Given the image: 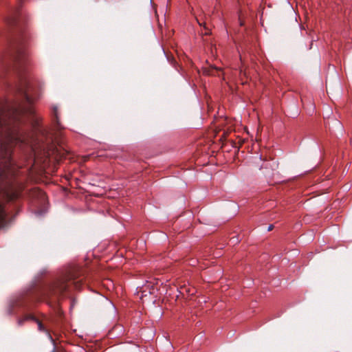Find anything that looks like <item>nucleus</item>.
<instances>
[{
	"mask_svg": "<svg viewBox=\"0 0 352 352\" xmlns=\"http://www.w3.org/2000/svg\"><path fill=\"white\" fill-rule=\"evenodd\" d=\"M73 278V276L70 274L60 277L42 291L41 300L47 301L53 298L57 299L67 290V282Z\"/></svg>",
	"mask_w": 352,
	"mask_h": 352,
	"instance_id": "1",
	"label": "nucleus"
},
{
	"mask_svg": "<svg viewBox=\"0 0 352 352\" xmlns=\"http://www.w3.org/2000/svg\"><path fill=\"white\" fill-rule=\"evenodd\" d=\"M29 318H31L32 320H34L38 324V329L40 331H44V332H46L50 340L52 341V344L54 345V340H53L52 337L51 336V335L49 333V332L45 329V328L44 327V326L43 325V324L39 321L37 319L34 318V317H27V318H25L23 319H21V320H19L18 321V323L19 325H22L23 322Z\"/></svg>",
	"mask_w": 352,
	"mask_h": 352,
	"instance_id": "2",
	"label": "nucleus"
},
{
	"mask_svg": "<svg viewBox=\"0 0 352 352\" xmlns=\"http://www.w3.org/2000/svg\"><path fill=\"white\" fill-rule=\"evenodd\" d=\"M6 213L3 206L0 203V228H1L6 222Z\"/></svg>",
	"mask_w": 352,
	"mask_h": 352,
	"instance_id": "3",
	"label": "nucleus"
},
{
	"mask_svg": "<svg viewBox=\"0 0 352 352\" xmlns=\"http://www.w3.org/2000/svg\"><path fill=\"white\" fill-rule=\"evenodd\" d=\"M17 197H18V194L16 192H12L11 195H8V199L10 200H13Z\"/></svg>",
	"mask_w": 352,
	"mask_h": 352,
	"instance_id": "4",
	"label": "nucleus"
},
{
	"mask_svg": "<svg viewBox=\"0 0 352 352\" xmlns=\"http://www.w3.org/2000/svg\"><path fill=\"white\" fill-rule=\"evenodd\" d=\"M230 242H231L233 245H234V244H236V243H237L239 242V240H238V239H237V238H236V239H235V237H232V238L230 239Z\"/></svg>",
	"mask_w": 352,
	"mask_h": 352,
	"instance_id": "5",
	"label": "nucleus"
},
{
	"mask_svg": "<svg viewBox=\"0 0 352 352\" xmlns=\"http://www.w3.org/2000/svg\"><path fill=\"white\" fill-rule=\"evenodd\" d=\"M186 292L190 294V295H192L194 294V289H188L186 290Z\"/></svg>",
	"mask_w": 352,
	"mask_h": 352,
	"instance_id": "6",
	"label": "nucleus"
},
{
	"mask_svg": "<svg viewBox=\"0 0 352 352\" xmlns=\"http://www.w3.org/2000/svg\"><path fill=\"white\" fill-rule=\"evenodd\" d=\"M54 115H55V117H56V120L58 121V118L57 109H56V108H54Z\"/></svg>",
	"mask_w": 352,
	"mask_h": 352,
	"instance_id": "7",
	"label": "nucleus"
},
{
	"mask_svg": "<svg viewBox=\"0 0 352 352\" xmlns=\"http://www.w3.org/2000/svg\"><path fill=\"white\" fill-rule=\"evenodd\" d=\"M146 287L144 289V290L142 291V296H146Z\"/></svg>",
	"mask_w": 352,
	"mask_h": 352,
	"instance_id": "8",
	"label": "nucleus"
},
{
	"mask_svg": "<svg viewBox=\"0 0 352 352\" xmlns=\"http://www.w3.org/2000/svg\"><path fill=\"white\" fill-rule=\"evenodd\" d=\"M155 291V288L154 287H152V289L151 290H149L148 293L149 294H153Z\"/></svg>",
	"mask_w": 352,
	"mask_h": 352,
	"instance_id": "9",
	"label": "nucleus"
},
{
	"mask_svg": "<svg viewBox=\"0 0 352 352\" xmlns=\"http://www.w3.org/2000/svg\"><path fill=\"white\" fill-rule=\"evenodd\" d=\"M272 228H273V226H272V225H270V226L268 227L267 230H268V231L272 230Z\"/></svg>",
	"mask_w": 352,
	"mask_h": 352,
	"instance_id": "10",
	"label": "nucleus"
},
{
	"mask_svg": "<svg viewBox=\"0 0 352 352\" xmlns=\"http://www.w3.org/2000/svg\"><path fill=\"white\" fill-rule=\"evenodd\" d=\"M51 352H56L55 346L54 347V349H52V351Z\"/></svg>",
	"mask_w": 352,
	"mask_h": 352,
	"instance_id": "11",
	"label": "nucleus"
},
{
	"mask_svg": "<svg viewBox=\"0 0 352 352\" xmlns=\"http://www.w3.org/2000/svg\"><path fill=\"white\" fill-rule=\"evenodd\" d=\"M259 160H262V157L261 155L259 156Z\"/></svg>",
	"mask_w": 352,
	"mask_h": 352,
	"instance_id": "12",
	"label": "nucleus"
}]
</instances>
